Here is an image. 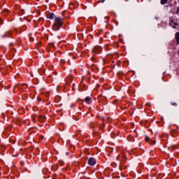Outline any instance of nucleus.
<instances>
[{"label": "nucleus", "mask_w": 179, "mask_h": 179, "mask_svg": "<svg viewBox=\"0 0 179 179\" xmlns=\"http://www.w3.org/2000/svg\"><path fill=\"white\" fill-rule=\"evenodd\" d=\"M47 19L52 20L54 19V24L52 25V29L54 31H58L61 27H62L64 22H62V17L55 16L54 13H49L46 16Z\"/></svg>", "instance_id": "obj_1"}, {"label": "nucleus", "mask_w": 179, "mask_h": 179, "mask_svg": "<svg viewBox=\"0 0 179 179\" xmlns=\"http://www.w3.org/2000/svg\"><path fill=\"white\" fill-rule=\"evenodd\" d=\"M169 26L172 27V29H176V30H179V24L178 22L176 20H170Z\"/></svg>", "instance_id": "obj_2"}, {"label": "nucleus", "mask_w": 179, "mask_h": 179, "mask_svg": "<svg viewBox=\"0 0 179 179\" xmlns=\"http://www.w3.org/2000/svg\"><path fill=\"white\" fill-rule=\"evenodd\" d=\"M102 50H103V48H101V46L96 45L92 50V52L93 54H99L101 51H102Z\"/></svg>", "instance_id": "obj_3"}, {"label": "nucleus", "mask_w": 179, "mask_h": 179, "mask_svg": "<svg viewBox=\"0 0 179 179\" xmlns=\"http://www.w3.org/2000/svg\"><path fill=\"white\" fill-rule=\"evenodd\" d=\"M96 163H97V162L96 161V159H94V157H90L88 159L87 164H89V166H94Z\"/></svg>", "instance_id": "obj_4"}, {"label": "nucleus", "mask_w": 179, "mask_h": 179, "mask_svg": "<svg viewBox=\"0 0 179 179\" xmlns=\"http://www.w3.org/2000/svg\"><path fill=\"white\" fill-rule=\"evenodd\" d=\"M5 37H8V38H10L12 37V31H7L4 34L1 36V38H5Z\"/></svg>", "instance_id": "obj_5"}, {"label": "nucleus", "mask_w": 179, "mask_h": 179, "mask_svg": "<svg viewBox=\"0 0 179 179\" xmlns=\"http://www.w3.org/2000/svg\"><path fill=\"white\" fill-rule=\"evenodd\" d=\"M38 120L40 122H44V121H45V120H47V117H45L43 115H38Z\"/></svg>", "instance_id": "obj_6"}, {"label": "nucleus", "mask_w": 179, "mask_h": 179, "mask_svg": "<svg viewBox=\"0 0 179 179\" xmlns=\"http://www.w3.org/2000/svg\"><path fill=\"white\" fill-rule=\"evenodd\" d=\"M167 3L170 8H174L177 6V1H174L173 3L170 2H168Z\"/></svg>", "instance_id": "obj_7"}, {"label": "nucleus", "mask_w": 179, "mask_h": 179, "mask_svg": "<svg viewBox=\"0 0 179 179\" xmlns=\"http://www.w3.org/2000/svg\"><path fill=\"white\" fill-rule=\"evenodd\" d=\"M175 38L176 40V44L179 45V32L175 34Z\"/></svg>", "instance_id": "obj_8"}, {"label": "nucleus", "mask_w": 179, "mask_h": 179, "mask_svg": "<svg viewBox=\"0 0 179 179\" xmlns=\"http://www.w3.org/2000/svg\"><path fill=\"white\" fill-rule=\"evenodd\" d=\"M27 87V84H20L18 85V89H26Z\"/></svg>", "instance_id": "obj_9"}, {"label": "nucleus", "mask_w": 179, "mask_h": 179, "mask_svg": "<svg viewBox=\"0 0 179 179\" xmlns=\"http://www.w3.org/2000/svg\"><path fill=\"white\" fill-rule=\"evenodd\" d=\"M169 3V0H161L160 3L161 5H166Z\"/></svg>", "instance_id": "obj_10"}, {"label": "nucleus", "mask_w": 179, "mask_h": 179, "mask_svg": "<svg viewBox=\"0 0 179 179\" xmlns=\"http://www.w3.org/2000/svg\"><path fill=\"white\" fill-rule=\"evenodd\" d=\"M9 12H10L9 10L5 9V10L3 11V15H9Z\"/></svg>", "instance_id": "obj_11"}, {"label": "nucleus", "mask_w": 179, "mask_h": 179, "mask_svg": "<svg viewBox=\"0 0 179 179\" xmlns=\"http://www.w3.org/2000/svg\"><path fill=\"white\" fill-rule=\"evenodd\" d=\"M29 41L33 43V41H34V38L31 37V34H29Z\"/></svg>", "instance_id": "obj_12"}, {"label": "nucleus", "mask_w": 179, "mask_h": 179, "mask_svg": "<svg viewBox=\"0 0 179 179\" xmlns=\"http://www.w3.org/2000/svg\"><path fill=\"white\" fill-rule=\"evenodd\" d=\"M85 101L86 103H89V101H90V96L85 97Z\"/></svg>", "instance_id": "obj_13"}, {"label": "nucleus", "mask_w": 179, "mask_h": 179, "mask_svg": "<svg viewBox=\"0 0 179 179\" xmlns=\"http://www.w3.org/2000/svg\"><path fill=\"white\" fill-rule=\"evenodd\" d=\"M59 166H64L65 164V162H64V161H62V160H59Z\"/></svg>", "instance_id": "obj_14"}, {"label": "nucleus", "mask_w": 179, "mask_h": 179, "mask_svg": "<svg viewBox=\"0 0 179 179\" xmlns=\"http://www.w3.org/2000/svg\"><path fill=\"white\" fill-rule=\"evenodd\" d=\"M35 150L36 152V155H40V149L38 148H36Z\"/></svg>", "instance_id": "obj_15"}, {"label": "nucleus", "mask_w": 179, "mask_h": 179, "mask_svg": "<svg viewBox=\"0 0 179 179\" xmlns=\"http://www.w3.org/2000/svg\"><path fill=\"white\" fill-rule=\"evenodd\" d=\"M171 104L172 106H174L175 107H177V106H178L177 103H176V102H171Z\"/></svg>", "instance_id": "obj_16"}, {"label": "nucleus", "mask_w": 179, "mask_h": 179, "mask_svg": "<svg viewBox=\"0 0 179 179\" xmlns=\"http://www.w3.org/2000/svg\"><path fill=\"white\" fill-rule=\"evenodd\" d=\"M83 90H87V87L86 86V85H83Z\"/></svg>", "instance_id": "obj_17"}, {"label": "nucleus", "mask_w": 179, "mask_h": 179, "mask_svg": "<svg viewBox=\"0 0 179 179\" xmlns=\"http://www.w3.org/2000/svg\"><path fill=\"white\" fill-rule=\"evenodd\" d=\"M150 145H156V141H151L150 142Z\"/></svg>", "instance_id": "obj_18"}, {"label": "nucleus", "mask_w": 179, "mask_h": 179, "mask_svg": "<svg viewBox=\"0 0 179 179\" xmlns=\"http://www.w3.org/2000/svg\"><path fill=\"white\" fill-rule=\"evenodd\" d=\"M80 179H90V178L86 177V176H82V177L80 178Z\"/></svg>", "instance_id": "obj_19"}, {"label": "nucleus", "mask_w": 179, "mask_h": 179, "mask_svg": "<svg viewBox=\"0 0 179 179\" xmlns=\"http://www.w3.org/2000/svg\"><path fill=\"white\" fill-rule=\"evenodd\" d=\"M176 15H179V7L177 8V10L176 12Z\"/></svg>", "instance_id": "obj_20"}, {"label": "nucleus", "mask_w": 179, "mask_h": 179, "mask_svg": "<svg viewBox=\"0 0 179 179\" xmlns=\"http://www.w3.org/2000/svg\"><path fill=\"white\" fill-rule=\"evenodd\" d=\"M60 64H65V60L61 59L60 60Z\"/></svg>", "instance_id": "obj_21"}, {"label": "nucleus", "mask_w": 179, "mask_h": 179, "mask_svg": "<svg viewBox=\"0 0 179 179\" xmlns=\"http://www.w3.org/2000/svg\"><path fill=\"white\" fill-rule=\"evenodd\" d=\"M149 139H150L149 137H146V138H145L146 142H149Z\"/></svg>", "instance_id": "obj_22"}, {"label": "nucleus", "mask_w": 179, "mask_h": 179, "mask_svg": "<svg viewBox=\"0 0 179 179\" xmlns=\"http://www.w3.org/2000/svg\"><path fill=\"white\" fill-rule=\"evenodd\" d=\"M43 173H44V171H48V169L47 168H45V169H43Z\"/></svg>", "instance_id": "obj_23"}, {"label": "nucleus", "mask_w": 179, "mask_h": 179, "mask_svg": "<svg viewBox=\"0 0 179 179\" xmlns=\"http://www.w3.org/2000/svg\"><path fill=\"white\" fill-rule=\"evenodd\" d=\"M57 99H59V96H56V97L55 98V100L57 101Z\"/></svg>", "instance_id": "obj_24"}, {"label": "nucleus", "mask_w": 179, "mask_h": 179, "mask_svg": "<svg viewBox=\"0 0 179 179\" xmlns=\"http://www.w3.org/2000/svg\"><path fill=\"white\" fill-rule=\"evenodd\" d=\"M146 106H150V103L148 102V103H146Z\"/></svg>", "instance_id": "obj_25"}, {"label": "nucleus", "mask_w": 179, "mask_h": 179, "mask_svg": "<svg viewBox=\"0 0 179 179\" xmlns=\"http://www.w3.org/2000/svg\"><path fill=\"white\" fill-rule=\"evenodd\" d=\"M102 3H104V2H106V0H101V1Z\"/></svg>", "instance_id": "obj_26"}, {"label": "nucleus", "mask_w": 179, "mask_h": 179, "mask_svg": "<svg viewBox=\"0 0 179 179\" xmlns=\"http://www.w3.org/2000/svg\"><path fill=\"white\" fill-rule=\"evenodd\" d=\"M66 156H69V152L66 153Z\"/></svg>", "instance_id": "obj_27"}, {"label": "nucleus", "mask_w": 179, "mask_h": 179, "mask_svg": "<svg viewBox=\"0 0 179 179\" xmlns=\"http://www.w3.org/2000/svg\"><path fill=\"white\" fill-rule=\"evenodd\" d=\"M43 138H44V136H41V139H43Z\"/></svg>", "instance_id": "obj_28"}, {"label": "nucleus", "mask_w": 179, "mask_h": 179, "mask_svg": "<svg viewBox=\"0 0 179 179\" xmlns=\"http://www.w3.org/2000/svg\"><path fill=\"white\" fill-rule=\"evenodd\" d=\"M40 20H43V21H44V19H43V18H41V19H40Z\"/></svg>", "instance_id": "obj_29"}, {"label": "nucleus", "mask_w": 179, "mask_h": 179, "mask_svg": "<svg viewBox=\"0 0 179 179\" xmlns=\"http://www.w3.org/2000/svg\"><path fill=\"white\" fill-rule=\"evenodd\" d=\"M103 100H105V101H107V99L104 98Z\"/></svg>", "instance_id": "obj_30"}, {"label": "nucleus", "mask_w": 179, "mask_h": 179, "mask_svg": "<svg viewBox=\"0 0 179 179\" xmlns=\"http://www.w3.org/2000/svg\"><path fill=\"white\" fill-rule=\"evenodd\" d=\"M2 22H3L2 20L0 19V23H2Z\"/></svg>", "instance_id": "obj_31"}, {"label": "nucleus", "mask_w": 179, "mask_h": 179, "mask_svg": "<svg viewBox=\"0 0 179 179\" xmlns=\"http://www.w3.org/2000/svg\"><path fill=\"white\" fill-rule=\"evenodd\" d=\"M104 104H105V106H106V104H107V102H106V103H105Z\"/></svg>", "instance_id": "obj_32"}, {"label": "nucleus", "mask_w": 179, "mask_h": 179, "mask_svg": "<svg viewBox=\"0 0 179 179\" xmlns=\"http://www.w3.org/2000/svg\"><path fill=\"white\" fill-rule=\"evenodd\" d=\"M10 45H12V43H10Z\"/></svg>", "instance_id": "obj_33"}, {"label": "nucleus", "mask_w": 179, "mask_h": 179, "mask_svg": "<svg viewBox=\"0 0 179 179\" xmlns=\"http://www.w3.org/2000/svg\"><path fill=\"white\" fill-rule=\"evenodd\" d=\"M125 1H128V0H125Z\"/></svg>", "instance_id": "obj_34"}]
</instances>
